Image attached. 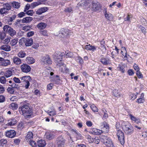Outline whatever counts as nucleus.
Wrapping results in <instances>:
<instances>
[{"mask_svg": "<svg viewBox=\"0 0 147 147\" xmlns=\"http://www.w3.org/2000/svg\"><path fill=\"white\" fill-rule=\"evenodd\" d=\"M29 104L24 102L23 106L19 108L20 111H21L22 115L26 118H30L33 115L32 109L29 106Z\"/></svg>", "mask_w": 147, "mask_h": 147, "instance_id": "f257e3e1", "label": "nucleus"}, {"mask_svg": "<svg viewBox=\"0 0 147 147\" xmlns=\"http://www.w3.org/2000/svg\"><path fill=\"white\" fill-rule=\"evenodd\" d=\"M80 5L84 7V8L88 9L89 8L93 11H96L99 9V7L97 4L95 3H91V1L89 0L87 1H82L81 2Z\"/></svg>", "mask_w": 147, "mask_h": 147, "instance_id": "f03ea898", "label": "nucleus"}, {"mask_svg": "<svg viewBox=\"0 0 147 147\" xmlns=\"http://www.w3.org/2000/svg\"><path fill=\"white\" fill-rule=\"evenodd\" d=\"M121 125L126 134L131 135L134 132L133 127L128 121H122Z\"/></svg>", "mask_w": 147, "mask_h": 147, "instance_id": "7ed1b4c3", "label": "nucleus"}, {"mask_svg": "<svg viewBox=\"0 0 147 147\" xmlns=\"http://www.w3.org/2000/svg\"><path fill=\"white\" fill-rule=\"evenodd\" d=\"M21 82L22 83V86L26 89L29 88L30 85V82L31 80L30 77L28 76H25L20 78Z\"/></svg>", "mask_w": 147, "mask_h": 147, "instance_id": "20e7f679", "label": "nucleus"}, {"mask_svg": "<svg viewBox=\"0 0 147 147\" xmlns=\"http://www.w3.org/2000/svg\"><path fill=\"white\" fill-rule=\"evenodd\" d=\"M4 33L8 34L11 36H13L16 34V32L13 28L8 25H5L3 28Z\"/></svg>", "mask_w": 147, "mask_h": 147, "instance_id": "39448f33", "label": "nucleus"}, {"mask_svg": "<svg viewBox=\"0 0 147 147\" xmlns=\"http://www.w3.org/2000/svg\"><path fill=\"white\" fill-rule=\"evenodd\" d=\"M65 55V53L61 52L59 51H57L55 52L53 55V57L55 61L58 63L61 62L62 60V57Z\"/></svg>", "mask_w": 147, "mask_h": 147, "instance_id": "423d86ee", "label": "nucleus"}, {"mask_svg": "<svg viewBox=\"0 0 147 147\" xmlns=\"http://www.w3.org/2000/svg\"><path fill=\"white\" fill-rule=\"evenodd\" d=\"M40 61L41 63L44 65L51 64L52 62L50 56L47 54H46L45 56L41 57Z\"/></svg>", "mask_w": 147, "mask_h": 147, "instance_id": "0eeeda50", "label": "nucleus"}, {"mask_svg": "<svg viewBox=\"0 0 147 147\" xmlns=\"http://www.w3.org/2000/svg\"><path fill=\"white\" fill-rule=\"evenodd\" d=\"M70 33V32L69 30L62 28L59 30V33H57L56 35L59 37L63 38L66 37L69 35Z\"/></svg>", "mask_w": 147, "mask_h": 147, "instance_id": "6e6552de", "label": "nucleus"}, {"mask_svg": "<svg viewBox=\"0 0 147 147\" xmlns=\"http://www.w3.org/2000/svg\"><path fill=\"white\" fill-rule=\"evenodd\" d=\"M103 139V143L107 147H113V145L112 141L109 137L105 136Z\"/></svg>", "mask_w": 147, "mask_h": 147, "instance_id": "1a4fd4ad", "label": "nucleus"}, {"mask_svg": "<svg viewBox=\"0 0 147 147\" xmlns=\"http://www.w3.org/2000/svg\"><path fill=\"white\" fill-rule=\"evenodd\" d=\"M20 40L24 42L26 46L27 47L30 46L33 43V40L31 38H22Z\"/></svg>", "mask_w": 147, "mask_h": 147, "instance_id": "9d476101", "label": "nucleus"}, {"mask_svg": "<svg viewBox=\"0 0 147 147\" xmlns=\"http://www.w3.org/2000/svg\"><path fill=\"white\" fill-rule=\"evenodd\" d=\"M117 136L121 144L122 145H123L124 143V138L123 133L120 130H117Z\"/></svg>", "mask_w": 147, "mask_h": 147, "instance_id": "9b49d317", "label": "nucleus"}, {"mask_svg": "<svg viewBox=\"0 0 147 147\" xmlns=\"http://www.w3.org/2000/svg\"><path fill=\"white\" fill-rule=\"evenodd\" d=\"M56 142L57 147H64L65 140L62 137H58Z\"/></svg>", "mask_w": 147, "mask_h": 147, "instance_id": "f8f14e48", "label": "nucleus"}, {"mask_svg": "<svg viewBox=\"0 0 147 147\" xmlns=\"http://www.w3.org/2000/svg\"><path fill=\"white\" fill-rule=\"evenodd\" d=\"M20 69L22 72L24 73L29 72L31 69L30 67L26 64H23L20 66Z\"/></svg>", "mask_w": 147, "mask_h": 147, "instance_id": "ddd939ff", "label": "nucleus"}, {"mask_svg": "<svg viewBox=\"0 0 147 147\" xmlns=\"http://www.w3.org/2000/svg\"><path fill=\"white\" fill-rule=\"evenodd\" d=\"M0 63L1 65L7 66L11 65V62L9 60L0 57Z\"/></svg>", "mask_w": 147, "mask_h": 147, "instance_id": "4468645a", "label": "nucleus"}, {"mask_svg": "<svg viewBox=\"0 0 147 147\" xmlns=\"http://www.w3.org/2000/svg\"><path fill=\"white\" fill-rule=\"evenodd\" d=\"M100 126L101 128L103 129V132L107 133L109 131V127L108 124L105 122H102L100 123Z\"/></svg>", "mask_w": 147, "mask_h": 147, "instance_id": "2eb2a0df", "label": "nucleus"}, {"mask_svg": "<svg viewBox=\"0 0 147 147\" xmlns=\"http://www.w3.org/2000/svg\"><path fill=\"white\" fill-rule=\"evenodd\" d=\"M3 6L4 7L1 8V9L5 14L7 13H8V11L10 10L11 9V6L7 3L4 4Z\"/></svg>", "mask_w": 147, "mask_h": 147, "instance_id": "dca6fc26", "label": "nucleus"}, {"mask_svg": "<svg viewBox=\"0 0 147 147\" xmlns=\"http://www.w3.org/2000/svg\"><path fill=\"white\" fill-rule=\"evenodd\" d=\"M16 134V133L14 130H11L7 131L6 133V136L8 137L11 138H14Z\"/></svg>", "mask_w": 147, "mask_h": 147, "instance_id": "f3484780", "label": "nucleus"}, {"mask_svg": "<svg viewBox=\"0 0 147 147\" xmlns=\"http://www.w3.org/2000/svg\"><path fill=\"white\" fill-rule=\"evenodd\" d=\"M129 117L131 120L132 121H134L135 123L138 124L141 123V121L140 119L135 117L132 114H129Z\"/></svg>", "mask_w": 147, "mask_h": 147, "instance_id": "a211bd4d", "label": "nucleus"}, {"mask_svg": "<svg viewBox=\"0 0 147 147\" xmlns=\"http://www.w3.org/2000/svg\"><path fill=\"white\" fill-rule=\"evenodd\" d=\"M12 60L13 63L16 65H20L22 63L21 59L18 57H14Z\"/></svg>", "mask_w": 147, "mask_h": 147, "instance_id": "6ab92c4d", "label": "nucleus"}, {"mask_svg": "<svg viewBox=\"0 0 147 147\" xmlns=\"http://www.w3.org/2000/svg\"><path fill=\"white\" fill-rule=\"evenodd\" d=\"M47 26V24L42 22H40L37 24L36 27L40 30L45 29Z\"/></svg>", "mask_w": 147, "mask_h": 147, "instance_id": "aec40b11", "label": "nucleus"}, {"mask_svg": "<svg viewBox=\"0 0 147 147\" xmlns=\"http://www.w3.org/2000/svg\"><path fill=\"white\" fill-rule=\"evenodd\" d=\"M48 8L47 7H41L38 9L36 11V13L37 14L40 15L46 12L47 11Z\"/></svg>", "mask_w": 147, "mask_h": 147, "instance_id": "412c9836", "label": "nucleus"}, {"mask_svg": "<svg viewBox=\"0 0 147 147\" xmlns=\"http://www.w3.org/2000/svg\"><path fill=\"white\" fill-rule=\"evenodd\" d=\"M92 133L95 135H99L103 132L102 130H100L96 128H93L92 129Z\"/></svg>", "mask_w": 147, "mask_h": 147, "instance_id": "4be33fe9", "label": "nucleus"}, {"mask_svg": "<svg viewBox=\"0 0 147 147\" xmlns=\"http://www.w3.org/2000/svg\"><path fill=\"white\" fill-rule=\"evenodd\" d=\"M84 48L87 50L92 51H94L96 50V48L95 47L90 45V44L86 45L84 47Z\"/></svg>", "mask_w": 147, "mask_h": 147, "instance_id": "5701e85b", "label": "nucleus"}, {"mask_svg": "<svg viewBox=\"0 0 147 147\" xmlns=\"http://www.w3.org/2000/svg\"><path fill=\"white\" fill-rule=\"evenodd\" d=\"M0 49L6 51H9L11 50V47L8 45H3L1 46Z\"/></svg>", "mask_w": 147, "mask_h": 147, "instance_id": "b1692460", "label": "nucleus"}, {"mask_svg": "<svg viewBox=\"0 0 147 147\" xmlns=\"http://www.w3.org/2000/svg\"><path fill=\"white\" fill-rule=\"evenodd\" d=\"M26 61L27 63L29 64H32L35 62V60L32 57H28L26 58Z\"/></svg>", "mask_w": 147, "mask_h": 147, "instance_id": "393cba45", "label": "nucleus"}, {"mask_svg": "<svg viewBox=\"0 0 147 147\" xmlns=\"http://www.w3.org/2000/svg\"><path fill=\"white\" fill-rule=\"evenodd\" d=\"M144 96V94L142 93L141 94L140 97L137 99L136 102L138 103H143L145 100Z\"/></svg>", "mask_w": 147, "mask_h": 147, "instance_id": "a878e982", "label": "nucleus"}, {"mask_svg": "<svg viewBox=\"0 0 147 147\" xmlns=\"http://www.w3.org/2000/svg\"><path fill=\"white\" fill-rule=\"evenodd\" d=\"M13 75V72L11 70L8 69L4 73V76L7 78H8L12 76Z\"/></svg>", "mask_w": 147, "mask_h": 147, "instance_id": "bb28decb", "label": "nucleus"}, {"mask_svg": "<svg viewBox=\"0 0 147 147\" xmlns=\"http://www.w3.org/2000/svg\"><path fill=\"white\" fill-rule=\"evenodd\" d=\"M7 124L8 126H12L15 125L17 122L16 120L15 119H12L9 120Z\"/></svg>", "mask_w": 147, "mask_h": 147, "instance_id": "cd10ccee", "label": "nucleus"}, {"mask_svg": "<svg viewBox=\"0 0 147 147\" xmlns=\"http://www.w3.org/2000/svg\"><path fill=\"white\" fill-rule=\"evenodd\" d=\"M12 6L14 8L18 9L20 7V3L18 2L13 1L11 3Z\"/></svg>", "mask_w": 147, "mask_h": 147, "instance_id": "c85d7f7f", "label": "nucleus"}, {"mask_svg": "<svg viewBox=\"0 0 147 147\" xmlns=\"http://www.w3.org/2000/svg\"><path fill=\"white\" fill-rule=\"evenodd\" d=\"M18 42V39L17 38H14L13 39L10 41L9 45L11 46L12 47H13L15 46L14 47L15 48V49L16 47V45H17Z\"/></svg>", "mask_w": 147, "mask_h": 147, "instance_id": "c756f323", "label": "nucleus"}, {"mask_svg": "<svg viewBox=\"0 0 147 147\" xmlns=\"http://www.w3.org/2000/svg\"><path fill=\"white\" fill-rule=\"evenodd\" d=\"M26 54L24 51H20L17 54L18 56L20 58H24L26 57Z\"/></svg>", "mask_w": 147, "mask_h": 147, "instance_id": "7c9ffc66", "label": "nucleus"}, {"mask_svg": "<svg viewBox=\"0 0 147 147\" xmlns=\"http://www.w3.org/2000/svg\"><path fill=\"white\" fill-rule=\"evenodd\" d=\"M47 112L50 116H53L56 114V113L54 110V109H49L48 110Z\"/></svg>", "mask_w": 147, "mask_h": 147, "instance_id": "2f4dec72", "label": "nucleus"}, {"mask_svg": "<svg viewBox=\"0 0 147 147\" xmlns=\"http://www.w3.org/2000/svg\"><path fill=\"white\" fill-rule=\"evenodd\" d=\"M37 144L39 147H44L46 145V143L44 140H41L38 141Z\"/></svg>", "mask_w": 147, "mask_h": 147, "instance_id": "473e14b6", "label": "nucleus"}, {"mask_svg": "<svg viewBox=\"0 0 147 147\" xmlns=\"http://www.w3.org/2000/svg\"><path fill=\"white\" fill-rule=\"evenodd\" d=\"M59 69L61 72H67L68 71V69L66 67L65 65L64 64L62 65L59 66Z\"/></svg>", "mask_w": 147, "mask_h": 147, "instance_id": "72a5a7b5", "label": "nucleus"}, {"mask_svg": "<svg viewBox=\"0 0 147 147\" xmlns=\"http://www.w3.org/2000/svg\"><path fill=\"white\" fill-rule=\"evenodd\" d=\"M33 19L30 17H27L23 18L22 20V23H28L31 22Z\"/></svg>", "mask_w": 147, "mask_h": 147, "instance_id": "f704fd0d", "label": "nucleus"}, {"mask_svg": "<svg viewBox=\"0 0 147 147\" xmlns=\"http://www.w3.org/2000/svg\"><path fill=\"white\" fill-rule=\"evenodd\" d=\"M110 60L109 59L102 58L100 59L101 62L104 65H107L109 63Z\"/></svg>", "mask_w": 147, "mask_h": 147, "instance_id": "c9c22d12", "label": "nucleus"}, {"mask_svg": "<svg viewBox=\"0 0 147 147\" xmlns=\"http://www.w3.org/2000/svg\"><path fill=\"white\" fill-rule=\"evenodd\" d=\"M65 55L64 57L66 58H71L73 56V55L72 53L67 51H65Z\"/></svg>", "mask_w": 147, "mask_h": 147, "instance_id": "e433bc0d", "label": "nucleus"}, {"mask_svg": "<svg viewBox=\"0 0 147 147\" xmlns=\"http://www.w3.org/2000/svg\"><path fill=\"white\" fill-rule=\"evenodd\" d=\"M18 105L17 104L12 102L9 105V107L13 110H16L18 108Z\"/></svg>", "mask_w": 147, "mask_h": 147, "instance_id": "4c0bfd02", "label": "nucleus"}, {"mask_svg": "<svg viewBox=\"0 0 147 147\" xmlns=\"http://www.w3.org/2000/svg\"><path fill=\"white\" fill-rule=\"evenodd\" d=\"M105 15L106 18L109 21H110L112 19L113 17L112 15L110 13H109V14L107 13L106 11H105Z\"/></svg>", "mask_w": 147, "mask_h": 147, "instance_id": "58836bf2", "label": "nucleus"}, {"mask_svg": "<svg viewBox=\"0 0 147 147\" xmlns=\"http://www.w3.org/2000/svg\"><path fill=\"white\" fill-rule=\"evenodd\" d=\"M46 138L48 140H51L54 138V136L52 134L46 133L45 134Z\"/></svg>", "mask_w": 147, "mask_h": 147, "instance_id": "ea45409f", "label": "nucleus"}, {"mask_svg": "<svg viewBox=\"0 0 147 147\" xmlns=\"http://www.w3.org/2000/svg\"><path fill=\"white\" fill-rule=\"evenodd\" d=\"M113 95L115 96L118 98L120 97V94L118 91L116 89H114L113 91Z\"/></svg>", "mask_w": 147, "mask_h": 147, "instance_id": "a19ab883", "label": "nucleus"}, {"mask_svg": "<svg viewBox=\"0 0 147 147\" xmlns=\"http://www.w3.org/2000/svg\"><path fill=\"white\" fill-rule=\"evenodd\" d=\"M117 69L118 70L120 71L123 73H124L125 71L123 66L121 64H120L118 65Z\"/></svg>", "mask_w": 147, "mask_h": 147, "instance_id": "79ce46f5", "label": "nucleus"}, {"mask_svg": "<svg viewBox=\"0 0 147 147\" xmlns=\"http://www.w3.org/2000/svg\"><path fill=\"white\" fill-rule=\"evenodd\" d=\"M132 18V16L131 13H128L126 18L124 19V20L125 21L130 22V19Z\"/></svg>", "mask_w": 147, "mask_h": 147, "instance_id": "37998d69", "label": "nucleus"}, {"mask_svg": "<svg viewBox=\"0 0 147 147\" xmlns=\"http://www.w3.org/2000/svg\"><path fill=\"white\" fill-rule=\"evenodd\" d=\"M124 51H121V53L123 55V56L124 57V59L125 60H126L127 59V52L125 47H124Z\"/></svg>", "mask_w": 147, "mask_h": 147, "instance_id": "c03bdc74", "label": "nucleus"}, {"mask_svg": "<svg viewBox=\"0 0 147 147\" xmlns=\"http://www.w3.org/2000/svg\"><path fill=\"white\" fill-rule=\"evenodd\" d=\"M26 138L27 139H31L33 138V135L32 133L31 132H29L27 134Z\"/></svg>", "mask_w": 147, "mask_h": 147, "instance_id": "a18cd8bd", "label": "nucleus"}, {"mask_svg": "<svg viewBox=\"0 0 147 147\" xmlns=\"http://www.w3.org/2000/svg\"><path fill=\"white\" fill-rule=\"evenodd\" d=\"M7 143V140L6 139H2L0 140V146H3Z\"/></svg>", "mask_w": 147, "mask_h": 147, "instance_id": "49530a36", "label": "nucleus"}, {"mask_svg": "<svg viewBox=\"0 0 147 147\" xmlns=\"http://www.w3.org/2000/svg\"><path fill=\"white\" fill-rule=\"evenodd\" d=\"M10 38L9 37H7L4 39L2 42L3 43L8 45V43L10 42Z\"/></svg>", "mask_w": 147, "mask_h": 147, "instance_id": "de8ad7c7", "label": "nucleus"}, {"mask_svg": "<svg viewBox=\"0 0 147 147\" xmlns=\"http://www.w3.org/2000/svg\"><path fill=\"white\" fill-rule=\"evenodd\" d=\"M39 33L41 34L44 36H48L47 31L46 30H40L39 31Z\"/></svg>", "mask_w": 147, "mask_h": 147, "instance_id": "09e8293b", "label": "nucleus"}, {"mask_svg": "<svg viewBox=\"0 0 147 147\" xmlns=\"http://www.w3.org/2000/svg\"><path fill=\"white\" fill-rule=\"evenodd\" d=\"M86 138L88 140V142L90 143H92L93 141V138L91 137L89 135H87L86 136Z\"/></svg>", "mask_w": 147, "mask_h": 147, "instance_id": "8fccbe9b", "label": "nucleus"}, {"mask_svg": "<svg viewBox=\"0 0 147 147\" xmlns=\"http://www.w3.org/2000/svg\"><path fill=\"white\" fill-rule=\"evenodd\" d=\"M6 80L4 76H1L0 77V82L2 84L5 83Z\"/></svg>", "mask_w": 147, "mask_h": 147, "instance_id": "3c124183", "label": "nucleus"}, {"mask_svg": "<svg viewBox=\"0 0 147 147\" xmlns=\"http://www.w3.org/2000/svg\"><path fill=\"white\" fill-rule=\"evenodd\" d=\"M102 111L103 112L104 114L103 116V119H107L108 117V115L107 113V111L105 109H102Z\"/></svg>", "mask_w": 147, "mask_h": 147, "instance_id": "603ef678", "label": "nucleus"}, {"mask_svg": "<svg viewBox=\"0 0 147 147\" xmlns=\"http://www.w3.org/2000/svg\"><path fill=\"white\" fill-rule=\"evenodd\" d=\"M20 79H19V78H16V77H14L13 78V80L14 81V82L17 83H21V80Z\"/></svg>", "mask_w": 147, "mask_h": 147, "instance_id": "864d4df0", "label": "nucleus"}, {"mask_svg": "<svg viewBox=\"0 0 147 147\" xmlns=\"http://www.w3.org/2000/svg\"><path fill=\"white\" fill-rule=\"evenodd\" d=\"M111 57L113 60L115 61H117L118 60V58H116V55L113 53V52H112L111 53Z\"/></svg>", "mask_w": 147, "mask_h": 147, "instance_id": "5fc2aeb1", "label": "nucleus"}, {"mask_svg": "<svg viewBox=\"0 0 147 147\" xmlns=\"http://www.w3.org/2000/svg\"><path fill=\"white\" fill-rule=\"evenodd\" d=\"M91 107L92 110L94 112H95L98 111V109L94 105H92L91 106Z\"/></svg>", "mask_w": 147, "mask_h": 147, "instance_id": "6e6d98bb", "label": "nucleus"}, {"mask_svg": "<svg viewBox=\"0 0 147 147\" xmlns=\"http://www.w3.org/2000/svg\"><path fill=\"white\" fill-rule=\"evenodd\" d=\"M136 74L139 78H142L143 77L142 75L140 73L139 70L136 71Z\"/></svg>", "mask_w": 147, "mask_h": 147, "instance_id": "4d7b16f0", "label": "nucleus"}, {"mask_svg": "<svg viewBox=\"0 0 147 147\" xmlns=\"http://www.w3.org/2000/svg\"><path fill=\"white\" fill-rule=\"evenodd\" d=\"M30 144L33 147H36V144L35 142L34 141L30 140L29 141Z\"/></svg>", "mask_w": 147, "mask_h": 147, "instance_id": "13d9d810", "label": "nucleus"}, {"mask_svg": "<svg viewBox=\"0 0 147 147\" xmlns=\"http://www.w3.org/2000/svg\"><path fill=\"white\" fill-rule=\"evenodd\" d=\"M39 5V3L37 2H34L31 3L30 7L32 8H33L35 7L36 6L38 5Z\"/></svg>", "mask_w": 147, "mask_h": 147, "instance_id": "bf43d9fd", "label": "nucleus"}, {"mask_svg": "<svg viewBox=\"0 0 147 147\" xmlns=\"http://www.w3.org/2000/svg\"><path fill=\"white\" fill-rule=\"evenodd\" d=\"M65 11L66 13H72V10L71 7L67 8L65 9Z\"/></svg>", "mask_w": 147, "mask_h": 147, "instance_id": "052dcab7", "label": "nucleus"}, {"mask_svg": "<svg viewBox=\"0 0 147 147\" xmlns=\"http://www.w3.org/2000/svg\"><path fill=\"white\" fill-rule=\"evenodd\" d=\"M100 142V140L98 137H95L94 139L93 138V141L94 143L96 144H98Z\"/></svg>", "mask_w": 147, "mask_h": 147, "instance_id": "680f3d73", "label": "nucleus"}, {"mask_svg": "<svg viewBox=\"0 0 147 147\" xmlns=\"http://www.w3.org/2000/svg\"><path fill=\"white\" fill-rule=\"evenodd\" d=\"M24 125V123L22 122H21L19 123L18 125V127L20 129H21L23 128Z\"/></svg>", "mask_w": 147, "mask_h": 147, "instance_id": "e2e57ef3", "label": "nucleus"}, {"mask_svg": "<svg viewBox=\"0 0 147 147\" xmlns=\"http://www.w3.org/2000/svg\"><path fill=\"white\" fill-rule=\"evenodd\" d=\"M53 86V83H51L49 84L47 86V89L49 90L51 89Z\"/></svg>", "mask_w": 147, "mask_h": 147, "instance_id": "0e129e2a", "label": "nucleus"}, {"mask_svg": "<svg viewBox=\"0 0 147 147\" xmlns=\"http://www.w3.org/2000/svg\"><path fill=\"white\" fill-rule=\"evenodd\" d=\"M5 100V97L3 95H0V103L4 102Z\"/></svg>", "mask_w": 147, "mask_h": 147, "instance_id": "69168bd1", "label": "nucleus"}, {"mask_svg": "<svg viewBox=\"0 0 147 147\" xmlns=\"http://www.w3.org/2000/svg\"><path fill=\"white\" fill-rule=\"evenodd\" d=\"M34 13V12L33 10H29L26 12V14L29 16H32Z\"/></svg>", "mask_w": 147, "mask_h": 147, "instance_id": "338daca9", "label": "nucleus"}, {"mask_svg": "<svg viewBox=\"0 0 147 147\" xmlns=\"http://www.w3.org/2000/svg\"><path fill=\"white\" fill-rule=\"evenodd\" d=\"M10 100L12 101H16L18 100V98L16 96H13L10 98Z\"/></svg>", "mask_w": 147, "mask_h": 147, "instance_id": "774afa93", "label": "nucleus"}]
</instances>
